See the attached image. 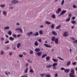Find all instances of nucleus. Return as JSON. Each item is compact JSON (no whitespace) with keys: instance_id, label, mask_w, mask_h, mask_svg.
Here are the masks:
<instances>
[{"instance_id":"f257e3e1","label":"nucleus","mask_w":77,"mask_h":77,"mask_svg":"<svg viewBox=\"0 0 77 77\" xmlns=\"http://www.w3.org/2000/svg\"><path fill=\"white\" fill-rule=\"evenodd\" d=\"M71 72L69 74L70 77H75V76L74 75V74H75L74 70L72 69L71 71Z\"/></svg>"},{"instance_id":"f03ea898","label":"nucleus","mask_w":77,"mask_h":77,"mask_svg":"<svg viewBox=\"0 0 77 77\" xmlns=\"http://www.w3.org/2000/svg\"><path fill=\"white\" fill-rule=\"evenodd\" d=\"M15 30L16 32H19L20 33H23V29L21 28H17L15 29Z\"/></svg>"},{"instance_id":"7ed1b4c3","label":"nucleus","mask_w":77,"mask_h":77,"mask_svg":"<svg viewBox=\"0 0 77 77\" xmlns=\"http://www.w3.org/2000/svg\"><path fill=\"white\" fill-rule=\"evenodd\" d=\"M69 35V33H68V32H64L63 34V36L64 37H67V36H68Z\"/></svg>"},{"instance_id":"20e7f679","label":"nucleus","mask_w":77,"mask_h":77,"mask_svg":"<svg viewBox=\"0 0 77 77\" xmlns=\"http://www.w3.org/2000/svg\"><path fill=\"white\" fill-rule=\"evenodd\" d=\"M19 1L18 0H13L11 1V3L12 4H16V3H18Z\"/></svg>"},{"instance_id":"39448f33","label":"nucleus","mask_w":77,"mask_h":77,"mask_svg":"<svg viewBox=\"0 0 77 77\" xmlns=\"http://www.w3.org/2000/svg\"><path fill=\"white\" fill-rule=\"evenodd\" d=\"M66 12V11L64 10L62 11V12L59 15V17H60V15H62L63 14H65V13Z\"/></svg>"},{"instance_id":"423d86ee","label":"nucleus","mask_w":77,"mask_h":77,"mask_svg":"<svg viewBox=\"0 0 77 77\" xmlns=\"http://www.w3.org/2000/svg\"><path fill=\"white\" fill-rule=\"evenodd\" d=\"M42 54V51H40L38 52H37V54L39 56V57H40L41 56V54Z\"/></svg>"},{"instance_id":"0eeeda50","label":"nucleus","mask_w":77,"mask_h":77,"mask_svg":"<svg viewBox=\"0 0 77 77\" xmlns=\"http://www.w3.org/2000/svg\"><path fill=\"white\" fill-rule=\"evenodd\" d=\"M55 44H58V43L59 42V39L57 38H55L54 41Z\"/></svg>"},{"instance_id":"6e6552de","label":"nucleus","mask_w":77,"mask_h":77,"mask_svg":"<svg viewBox=\"0 0 77 77\" xmlns=\"http://www.w3.org/2000/svg\"><path fill=\"white\" fill-rule=\"evenodd\" d=\"M60 11H61V8H58L57 9V11H56V14H59V13H60Z\"/></svg>"},{"instance_id":"1a4fd4ad","label":"nucleus","mask_w":77,"mask_h":77,"mask_svg":"<svg viewBox=\"0 0 77 77\" xmlns=\"http://www.w3.org/2000/svg\"><path fill=\"white\" fill-rule=\"evenodd\" d=\"M52 34L53 35H54V36H56L57 35V33H56L55 31H53L52 32Z\"/></svg>"},{"instance_id":"9d476101","label":"nucleus","mask_w":77,"mask_h":77,"mask_svg":"<svg viewBox=\"0 0 77 77\" xmlns=\"http://www.w3.org/2000/svg\"><path fill=\"white\" fill-rule=\"evenodd\" d=\"M41 50L39 48H37L35 49V51L36 52H39V51H40Z\"/></svg>"},{"instance_id":"9b49d317","label":"nucleus","mask_w":77,"mask_h":77,"mask_svg":"<svg viewBox=\"0 0 77 77\" xmlns=\"http://www.w3.org/2000/svg\"><path fill=\"white\" fill-rule=\"evenodd\" d=\"M44 45H45V47H46L51 48V46H50L49 45H48V44H44Z\"/></svg>"},{"instance_id":"f8f14e48","label":"nucleus","mask_w":77,"mask_h":77,"mask_svg":"<svg viewBox=\"0 0 77 77\" xmlns=\"http://www.w3.org/2000/svg\"><path fill=\"white\" fill-rule=\"evenodd\" d=\"M69 69H65L64 70V72H66V73H68L69 72Z\"/></svg>"},{"instance_id":"ddd939ff","label":"nucleus","mask_w":77,"mask_h":77,"mask_svg":"<svg viewBox=\"0 0 77 77\" xmlns=\"http://www.w3.org/2000/svg\"><path fill=\"white\" fill-rule=\"evenodd\" d=\"M10 28V27L9 26H5L4 28V29H5V30H8V29H9V28Z\"/></svg>"},{"instance_id":"4468645a","label":"nucleus","mask_w":77,"mask_h":77,"mask_svg":"<svg viewBox=\"0 0 77 77\" xmlns=\"http://www.w3.org/2000/svg\"><path fill=\"white\" fill-rule=\"evenodd\" d=\"M2 14L6 16V11H4L2 12Z\"/></svg>"},{"instance_id":"2eb2a0df","label":"nucleus","mask_w":77,"mask_h":77,"mask_svg":"<svg viewBox=\"0 0 77 77\" xmlns=\"http://www.w3.org/2000/svg\"><path fill=\"white\" fill-rule=\"evenodd\" d=\"M39 35V33H38V32H36L35 34H33V36H38Z\"/></svg>"},{"instance_id":"dca6fc26","label":"nucleus","mask_w":77,"mask_h":77,"mask_svg":"<svg viewBox=\"0 0 77 77\" xmlns=\"http://www.w3.org/2000/svg\"><path fill=\"white\" fill-rule=\"evenodd\" d=\"M60 27H61V25H59L56 27V29H60Z\"/></svg>"},{"instance_id":"f3484780","label":"nucleus","mask_w":77,"mask_h":77,"mask_svg":"<svg viewBox=\"0 0 77 77\" xmlns=\"http://www.w3.org/2000/svg\"><path fill=\"white\" fill-rule=\"evenodd\" d=\"M21 44L20 43H18V44H17V48H20V47L21 46Z\"/></svg>"},{"instance_id":"a211bd4d","label":"nucleus","mask_w":77,"mask_h":77,"mask_svg":"<svg viewBox=\"0 0 77 77\" xmlns=\"http://www.w3.org/2000/svg\"><path fill=\"white\" fill-rule=\"evenodd\" d=\"M33 34V32H28L27 33V35L29 36H30L31 35Z\"/></svg>"},{"instance_id":"6ab92c4d","label":"nucleus","mask_w":77,"mask_h":77,"mask_svg":"<svg viewBox=\"0 0 77 77\" xmlns=\"http://www.w3.org/2000/svg\"><path fill=\"white\" fill-rule=\"evenodd\" d=\"M70 64H71V61H69L67 63L66 66H69V65H70Z\"/></svg>"},{"instance_id":"aec40b11","label":"nucleus","mask_w":77,"mask_h":77,"mask_svg":"<svg viewBox=\"0 0 77 77\" xmlns=\"http://www.w3.org/2000/svg\"><path fill=\"white\" fill-rule=\"evenodd\" d=\"M28 75V74H25L21 76L20 77H28V76H27Z\"/></svg>"},{"instance_id":"412c9836","label":"nucleus","mask_w":77,"mask_h":77,"mask_svg":"<svg viewBox=\"0 0 77 77\" xmlns=\"http://www.w3.org/2000/svg\"><path fill=\"white\" fill-rule=\"evenodd\" d=\"M39 34L41 35H42V33H43V31L42 30H40L39 31Z\"/></svg>"},{"instance_id":"4be33fe9","label":"nucleus","mask_w":77,"mask_h":77,"mask_svg":"<svg viewBox=\"0 0 77 77\" xmlns=\"http://www.w3.org/2000/svg\"><path fill=\"white\" fill-rule=\"evenodd\" d=\"M47 56V54H45L42 55V58H44L45 56Z\"/></svg>"},{"instance_id":"5701e85b","label":"nucleus","mask_w":77,"mask_h":77,"mask_svg":"<svg viewBox=\"0 0 77 77\" xmlns=\"http://www.w3.org/2000/svg\"><path fill=\"white\" fill-rule=\"evenodd\" d=\"M46 59L47 60H49L50 59V56L46 57Z\"/></svg>"},{"instance_id":"b1692460","label":"nucleus","mask_w":77,"mask_h":77,"mask_svg":"<svg viewBox=\"0 0 77 77\" xmlns=\"http://www.w3.org/2000/svg\"><path fill=\"white\" fill-rule=\"evenodd\" d=\"M51 28L52 29H54V24H53L51 25Z\"/></svg>"},{"instance_id":"393cba45","label":"nucleus","mask_w":77,"mask_h":77,"mask_svg":"<svg viewBox=\"0 0 77 77\" xmlns=\"http://www.w3.org/2000/svg\"><path fill=\"white\" fill-rule=\"evenodd\" d=\"M51 66H52V65H48L46 66V68H51Z\"/></svg>"},{"instance_id":"a878e982","label":"nucleus","mask_w":77,"mask_h":77,"mask_svg":"<svg viewBox=\"0 0 77 77\" xmlns=\"http://www.w3.org/2000/svg\"><path fill=\"white\" fill-rule=\"evenodd\" d=\"M46 77H51L50 74H47L46 75Z\"/></svg>"},{"instance_id":"bb28decb","label":"nucleus","mask_w":77,"mask_h":77,"mask_svg":"<svg viewBox=\"0 0 77 77\" xmlns=\"http://www.w3.org/2000/svg\"><path fill=\"white\" fill-rule=\"evenodd\" d=\"M45 23L47 24H51V22H48V21H46L45 22Z\"/></svg>"},{"instance_id":"cd10ccee","label":"nucleus","mask_w":77,"mask_h":77,"mask_svg":"<svg viewBox=\"0 0 77 77\" xmlns=\"http://www.w3.org/2000/svg\"><path fill=\"white\" fill-rule=\"evenodd\" d=\"M4 54V51L3 50H1V55H3Z\"/></svg>"},{"instance_id":"c85d7f7f","label":"nucleus","mask_w":77,"mask_h":77,"mask_svg":"<svg viewBox=\"0 0 77 77\" xmlns=\"http://www.w3.org/2000/svg\"><path fill=\"white\" fill-rule=\"evenodd\" d=\"M34 45H36V46H38V43L36 41L35 42Z\"/></svg>"},{"instance_id":"c756f323","label":"nucleus","mask_w":77,"mask_h":77,"mask_svg":"<svg viewBox=\"0 0 77 77\" xmlns=\"http://www.w3.org/2000/svg\"><path fill=\"white\" fill-rule=\"evenodd\" d=\"M57 63H54L52 65L53 66H57Z\"/></svg>"},{"instance_id":"7c9ffc66","label":"nucleus","mask_w":77,"mask_h":77,"mask_svg":"<svg viewBox=\"0 0 77 77\" xmlns=\"http://www.w3.org/2000/svg\"><path fill=\"white\" fill-rule=\"evenodd\" d=\"M27 71H28V68H26V69L25 70V73H27Z\"/></svg>"},{"instance_id":"2f4dec72","label":"nucleus","mask_w":77,"mask_h":77,"mask_svg":"<svg viewBox=\"0 0 77 77\" xmlns=\"http://www.w3.org/2000/svg\"><path fill=\"white\" fill-rule=\"evenodd\" d=\"M8 34L10 35H12V32L11 31L9 30L8 31Z\"/></svg>"},{"instance_id":"473e14b6","label":"nucleus","mask_w":77,"mask_h":77,"mask_svg":"<svg viewBox=\"0 0 77 77\" xmlns=\"http://www.w3.org/2000/svg\"><path fill=\"white\" fill-rule=\"evenodd\" d=\"M70 19H71V17H70L68 19H66V21H67V22L69 21Z\"/></svg>"},{"instance_id":"72a5a7b5","label":"nucleus","mask_w":77,"mask_h":77,"mask_svg":"<svg viewBox=\"0 0 77 77\" xmlns=\"http://www.w3.org/2000/svg\"><path fill=\"white\" fill-rule=\"evenodd\" d=\"M52 60L56 62H58V60H57V59H54V58H53Z\"/></svg>"},{"instance_id":"f704fd0d","label":"nucleus","mask_w":77,"mask_h":77,"mask_svg":"<svg viewBox=\"0 0 77 77\" xmlns=\"http://www.w3.org/2000/svg\"><path fill=\"white\" fill-rule=\"evenodd\" d=\"M9 39H10V40H11V41H13V40H14V38H13L12 37H10L9 38Z\"/></svg>"},{"instance_id":"c9c22d12","label":"nucleus","mask_w":77,"mask_h":77,"mask_svg":"<svg viewBox=\"0 0 77 77\" xmlns=\"http://www.w3.org/2000/svg\"><path fill=\"white\" fill-rule=\"evenodd\" d=\"M55 37H53L51 39L52 41H55Z\"/></svg>"},{"instance_id":"e433bc0d","label":"nucleus","mask_w":77,"mask_h":77,"mask_svg":"<svg viewBox=\"0 0 77 77\" xmlns=\"http://www.w3.org/2000/svg\"><path fill=\"white\" fill-rule=\"evenodd\" d=\"M30 54H33V51L31 50L30 51Z\"/></svg>"},{"instance_id":"4c0bfd02","label":"nucleus","mask_w":77,"mask_h":77,"mask_svg":"<svg viewBox=\"0 0 77 77\" xmlns=\"http://www.w3.org/2000/svg\"><path fill=\"white\" fill-rule=\"evenodd\" d=\"M52 18H56V16H55V15L53 14L52 16Z\"/></svg>"},{"instance_id":"58836bf2","label":"nucleus","mask_w":77,"mask_h":77,"mask_svg":"<svg viewBox=\"0 0 77 77\" xmlns=\"http://www.w3.org/2000/svg\"><path fill=\"white\" fill-rule=\"evenodd\" d=\"M46 75V74H45L44 73L41 74L40 75H41V77H44V75Z\"/></svg>"},{"instance_id":"ea45409f","label":"nucleus","mask_w":77,"mask_h":77,"mask_svg":"<svg viewBox=\"0 0 77 77\" xmlns=\"http://www.w3.org/2000/svg\"><path fill=\"white\" fill-rule=\"evenodd\" d=\"M29 72H31L32 73H33V72H34L33 70V69H32L30 70Z\"/></svg>"},{"instance_id":"a19ab883","label":"nucleus","mask_w":77,"mask_h":77,"mask_svg":"<svg viewBox=\"0 0 77 77\" xmlns=\"http://www.w3.org/2000/svg\"><path fill=\"white\" fill-rule=\"evenodd\" d=\"M57 57L58 58V59H60V60H64L61 57Z\"/></svg>"},{"instance_id":"79ce46f5","label":"nucleus","mask_w":77,"mask_h":77,"mask_svg":"<svg viewBox=\"0 0 77 77\" xmlns=\"http://www.w3.org/2000/svg\"><path fill=\"white\" fill-rule=\"evenodd\" d=\"M1 41H4L5 40V39L3 37H2L0 39Z\"/></svg>"},{"instance_id":"37998d69","label":"nucleus","mask_w":77,"mask_h":77,"mask_svg":"<svg viewBox=\"0 0 77 77\" xmlns=\"http://www.w3.org/2000/svg\"><path fill=\"white\" fill-rule=\"evenodd\" d=\"M72 23L73 24H74L76 23V22L74 20L73 21H72Z\"/></svg>"},{"instance_id":"c03bdc74","label":"nucleus","mask_w":77,"mask_h":77,"mask_svg":"<svg viewBox=\"0 0 77 77\" xmlns=\"http://www.w3.org/2000/svg\"><path fill=\"white\" fill-rule=\"evenodd\" d=\"M64 0H63L62 1V2L61 3V5H63V3H64Z\"/></svg>"},{"instance_id":"a18cd8bd","label":"nucleus","mask_w":77,"mask_h":77,"mask_svg":"<svg viewBox=\"0 0 77 77\" xmlns=\"http://www.w3.org/2000/svg\"><path fill=\"white\" fill-rule=\"evenodd\" d=\"M19 57H23V55L22 54H20L19 55Z\"/></svg>"},{"instance_id":"49530a36","label":"nucleus","mask_w":77,"mask_h":77,"mask_svg":"<svg viewBox=\"0 0 77 77\" xmlns=\"http://www.w3.org/2000/svg\"><path fill=\"white\" fill-rule=\"evenodd\" d=\"M0 6L1 8H4L5 7V5H1Z\"/></svg>"},{"instance_id":"de8ad7c7","label":"nucleus","mask_w":77,"mask_h":77,"mask_svg":"<svg viewBox=\"0 0 77 77\" xmlns=\"http://www.w3.org/2000/svg\"><path fill=\"white\" fill-rule=\"evenodd\" d=\"M58 76V74L57 73H56L55 74V77H57Z\"/></svg>"},{"instance_id":"09e8293b","label":"nucleus","mask_w":77,"mask_h":77,"mask_svg":"<svg viewBox=\"0 0 77 77\" xmlns=\"http://www.w3.org/2000/svg\"><path fill=\"white\" fill-rule=\"evenodd\" d=\"M21 36V34H18L17 35V38H19V37H20V36Z\"/></svg>"},{"instance_id":"8fccbe9b","label":"nucleus","mask_w":77,"mask_h":77,"mask_svg":"<svg viewBox=\"0 0 77 77\" xmlns=\"http://www.w3.org/2000/svg\"><path fill=\"white\" fill-rule=\"evenodd\" d=\"M13 8H14L13 6H11L9 7L10 9H13Z\"/></svg>"},{"instance_id":"3c124183","label":"nucleus","mask_w":77,"mask_h":77,"mask_svg":"<svg viewBox=\"0 0 77 77\" xmlns=\"http://www.w3.org/2000/svg\"><path fill=\"white\" fill-rule=\"evenodd\" d=\"M38 42H42V40L41 39H38Z\"/></svg>"},{"instance_id":"603ef678","label":"nucleus","mask_w":77,"mask_h":77,"mask_svg":"<svg viewBox=\"0 0 77 77\" xmlns=\"http://www.w3.org/2000/svg\"><path fill=\"white\" fill-rule=\"evenodd\" d=\"M13 37H14V38H17V35H16L14 34L13 35Z\"/></svg>"},{"instance_id":"864d4df0","label":"nucleus","mask_w":77,"mask_h":77,"mask_svg":"<svg viewBox=\"0 0 77 77\" xmlns=\"http://www.w3.org/2000/svg\"><path fill=\"white\" fill-rule=\"evenodd\" d=\"M60 69H61V70H62V71H63V70H64L65 69V68H61Z\"/></svg>"},{"instance_id":"5fc2aeb1","label":"nucleus","mask_w":77,"mask_h":77,"mask_svg":"<svg viewBox=\"0 0 77 77\" xmlns=\"http://www.w3.org/2000/svg\"><path fill=\"white\" fill-rule=\"evenodd\" d=\"M53 69H56V66H54V67L53 68Z\"/></svg>"},{"instance_id":"6e6d98bb","label":"nucleus","mask_w":77,"mask_h":77,"mask_svg":"<svg viewBox=\"0 0 77 77\" xmlns=\"http://www.w3.org/2000/svg\"><path fill=\"white\" fill-rule=\"evenodd\" d=\"M72 64L73 65H76V62L73 63Z\"/></svg>"},{"instance_id":"4d7b16f0","label":"nucleus","mask_w":77,"mask_h":77,"mask_svg":"<svg viewBox=\"0 0 77 77\" xmlns=\"http://www.w3.org/2000/svg\"><path fill=\"white\" fill-rule=\"evenodd\" d=\"M73 42H74V43H76V42H77V40H74L73 41Z\"/></svg>"},{"instance_id":"13d9d810","label":"nucleus","mask_w":77,"mask_h":77,"mask_svg":"<svg viewBox=\"0 0 77 77\" xmlns=\"http://www.w3.org/2000/svg\"><path fill=\"white\" fill-rule=\"evenodd\" d=\"M23 55H26V54H27V53L24 52L23 53Z\"/></svg>"},{"instance_id":"bf43d9fd","label":"nucleus","mask_w":77,"mask_h":77,"mask_svg":"<svg viewBox=\"0 0 77 77\" xmlns=\"http://www.w3.org/2000/svg\"><path fill=\"white\" fill-rule=\"evenodd\" d=\"M73 8H76V6H75V5H74L73 6Z\"/></svg>"},{"instance_id":"052dcab7","label":"nucleus","mask_w":77,"mask_h":77,"mask_svg":"<svg viewBox=\"0 0 77 77\" xmlns=\"http://www.w3.org/2000/svg\"><path fill=\"white\" fill-rule=\"evenodd\" d=\"M16 25L17 26H20V23H16Z\"/></svg>"},{"instance_id":"680f3d73","label":"nucleus","mask_w":77,"mask_h":77,"mask_svg":"<svg viewBox=\"0 0 77 77\" xmlns=\"http://www.w3.org/2000/svg\"><path fill=\"white\" fill-rule=\"evenodd\" d=\"M75 17H73L72 18V20H75Z\"/></svg>"},{"instance_id":"e2e57ef3","label":"nucleus","mask_w":77,"mask_h":77,"mask_svg":"<svg viewBox=\"0 0 77 77\" xmlns=\"http://www.w3.org/2000/svg\"><path fill=\"white\" fill-rule=\"evenodd\" d=\"M71 28L72 29H74V25L72 26L71 27Z\"/></svg>"},{"instance_id":"0e129e2a","label":"nucleus","mask_w":77,"mask_h":77,"mask_svg":"<svg viewBox=\"0 0 77 77\" xmlns=\"http://www.w3.org/2000/svg\"><path fill=\"white\" fill-rule=\"evenodd\" d=\"M71 14H69L68 15V17H71Z\"/></svg>"},{"instance_id":"69168bd1","label":"nucleus","mask_w":77,"mask_h":77,"mask_svg":"<svg viewBox=\"0 0 77 77\" xmlns=\"http://www.w3.org/2000/svg\"><path fill=\"white\" fill-rule=\"evenodd\" d=\"M40 28H43V27H44V26H43V25H41L40 26Z\"/></svg>"},{"instance_id":"338daca9","label":"nucleus","mask_w":77,"mask_h":77,"mask_svg":"<svg viewBox=\"0 0 77 77\" xmlns=\"http://www.w3.org/2000/svg\"><path fill=\"white\" fill-rule=\"evenodd\" d=\"M9 41H8L7 42H6L5 43V44H8V43H9Z\"/></svg>"},{"instance_id":"774afa93","label":"nucleus","mask_w":77,"mask_h":77,"mask_svg":"<svg viewBox=\"0 0 77 77\" xmlns=\"http://www.w3.org/2000/svg\"><path fill=\"white\" fill-rule=\"evenodd\" d=\"M72 40L73 41V40H75V39H76L75 38H72Z\"/></svg>"}]
</instances>
